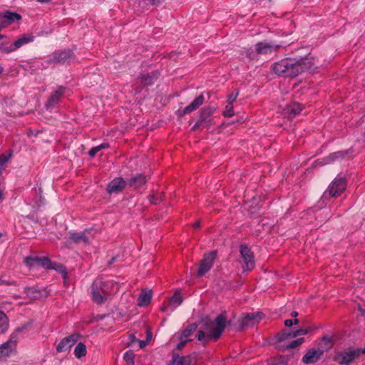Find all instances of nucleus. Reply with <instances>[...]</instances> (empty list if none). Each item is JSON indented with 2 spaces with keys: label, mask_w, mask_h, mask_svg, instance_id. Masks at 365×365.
Here are the masks:
<instances>
[{
  "label": "nucleus",
  "mask_w": 365,
  "mask_h": 365,
  "mask_svg": "<svg viewBox=\"0 0 365 365\" xmlns=\"http://www.w3.org/2000/svg\"><path fill=\"white\" fill-rule=\"evenodd\" d=\"M314 66L313 56L308 55L299 59L286 58L274 63L272 71L279 76L295 78Z\"/></svg>",
  "instance_id": "f257e3e1"
},
{
  "label": "nucleus",
  "mask_w": 365,
  "mask_h": 365,
  "mask_svg": "<svg viewBox=\"0 0 365 365\" xmlns=\"http://www.w3.org/2000/svg\"><path fill=\"white\" fill-rule=\"evenodd\" d=\"M227 324V317L225 314L222 313L217 316L213 321H208L205 322V328L207 331V334L202 330H199L197 333V338L199 341H202L205 338V343L209 341V339L214 340L218 339L225 330Z\"/></svg>",
  "instance_id": "f03ea898"
},
{
  "label": "nucleus",
  "mask_w": 365,
  "mask_h": 365,
  "mask_svg": "<svg viewBox=\"0 0 365 365\" xmlns=\"http://www.w3.org/2000/svg\"><path fill=\"white\" fill-rule=\"evenodd\" d=\"M361 354H365V347L354 348L349 346L342 351L336 352L333 360L341 365H349L355 359L359 358Z\"/></svg>",
  "instance_id": "7ed1b4c3"
},
{
  "label": "nucleus",
  "mask_w": 365,
  "mask_h": 365,
  "mask_svg": "<svg viewBox=\"0 0 365 365\" xmlns=\"http://www.w3.org/2000/svg\"><path fill=\"white\" fill-rule=\"evenodd\" d=\"M93 300L97 304H102L108 296V286L107 282L95 280L91 287Z\"/></svg>",
  "instance_id": "20e7f679"
},
{
  "label": "nucleus",
  "mask_w": 365,
  "mask_h": 365,
  "mask_svg": "<svg viewBox=\"0 0 365 365\" xmlns=\"http://www.w3.org/2000/svg\"><path fill=\"white\" fill-rule=\"evenodd\" d=\"M75 60L73 51L69 48L55 51L49 56L48 63H70Z\"/></svg>",
  "instance_id": "39448f33"
},
{
  "label": "nucleus",
  "mask_w": 365,
  "mask_h": 365,
  "mask_svg": "<svg viewBox=\"0 0 365 365\" xmlns=\"http://www.w3.org/2000/svg\"><path fill=\"white\" fill-rule=\"evenodd\" d=\"M240 257L243 264L242 266L243 271L250 272L255 267L254 253L251 249L246 245L240 246Z\"/></svg>",
  "instance_id": "423d86ee"
},
{
  "label": "nucleus",
  "mask_w": 365,
  "mask_h": 365,
  "mask_svg": "<svg viewBox=\"0 0 365 365\" xmlns=\"http://www.w3.org/2000/svg\"><path fill=\"white\" fill-rule=\"evenodd\" d=\"M66 88L59 86L55 91L51 93L48 100L45 103L44 108L47 110H52L56 108L66 93Z\"/></svg>",
  "instance_id": "0eeeda50"
},
{
  "label": "nucleus",
  "mask_w": 365,
  "mask_h": 365,
  "mask_svg": "<svg viewBox=\"0 0 365 365\" xmlns=\"http://www.w3.org/2000/svg\"><path fill=\"white\" fill-rule=\"evenodd\" d=\"M34 40V36L33 35H23L19 38L16 40L12 44L9 46H6V43H1L0 44V51H2L5 53H9L13 51H15L18 48H21L25 44H27L30 42H32Z\"/></svg>",
  "instance_id": "6e6552de"
},
{
  "label": "nucleus",
  "mask_w": 365,
  "mask_h": 365,
  "mask_svg": "<svg viewBox=\"0 0 365 365\" xmlns=\"http://www.w3.org/2000/svg\"><path fill=\"white\" fill-rule=\"evenodd\" d=\"M217 257V251L213 250L204 255L197 272V277H200L205 275L213 266Z\"/></svg>",
  "instance_id": "1a4fd4ad"
},
{
  "label": "nucleus",
  "mask_w": 365,
  "mask_h": 365,
  "mask_svg": "<svg viewBox=\"0 0 365 365\" xmlns=\"http://www.w3.org/2000/svg\"><path fill=\"white\" fill-rule=\"evenodd\" d=\"M347 182L344 177H336L329 185L327 192L333 197L341 195L346 190Z\"/></svg>",
  "instance_id": "9d476101"
},
{
  "label": "nucleus",
  "mask_w": 365,
  "mask_h": 365,
  "mask_svg": "<svg viewBox=\"0 0 365 365\" xmlns=\"http://www.w3.org/2000/svg\"><path fill=\"white\" fill-rule=\"evenodd\" d=\"M353 153L352 148L344 150H339L330 153L327 157L319 160V164L321 165L331 164L335 162H341L345 160L347 156Z\"/></svg>",
  "instance_id": "9b49d317"
},
{
  "label": "nucleus",
  "mask_w": 365,
  "mask_h": 365,
  "mask_svg": "<svg viewBox=\"0 0 365 365\" xmlns=\"http://www.w3.org/2000/svg\"><path fill=\"white\" fill-rule=\"evenodd\" d=\"M264 317L261 312H252L243 314L239 319V324L241 329L252 327L255 323L259 322Z\"/></svg>",
  "instance_id": "f8f14e48"
},
{
  "label": "nucleus",
  "mask_w": 365,
  "mask_h": 365,
  "mask_svg": "<svg viewBox=\"0 0 365 365\" xmlns=\"http://www.w3.org/2000/svg\"><path fill=\"white\" fill-rule=\"evenodd\" d=\"M216 110L215 106H206L201 109L198 115V120L206 128H209L213 122V114Z\"/></svg>",
  "instance_id": "ddd939ff"
},
{
  "label": "nucleus",
  "mask_w": 365,
  "mask_h": 365,
  "mask_svg": "<svg viewBox=\"0 0 365 365\" xmlns=\"http://www.w3.org/2000/svg\"><path fill=\"white\" fill-rule=\"evenodd\" d=\"M159 76L160 73L158 71H153L148 73L142 72L139 74L138 81L142 88H145L153 86L159 78Z\"/></svg>",
  "instance_id": "4468645a"
},
{
  "label": "nucleus",
  "mask_w": 365,
  "mask_h": 365,
  "mask_svg": "<svg viewBox=\"0 0 365 365\" xmlns=\"http://www.w3.org/2000/svg\"><path fill=\"white\" fill-rule=\"evenodd\" d=\"M79 337L80 334L78 333H74L66 337H64L56 346V351L59 353L66 351L77 342Z\"/></svg>",
  "instance_id": "2eb2a0df"
},
{
  "label": "nucleus",
  "mask_w": 365,
  "mask_h": 365,
  "mask_svg": "<svg viewBox=\"0 0 365 365\" xmlns=\"http://www.w3.org/2000/svg\"><path fill=\"white\" fill-rule=\"evenodd\" d=\"M21 19V16L16 12L6 11L0 14V29H4Z\"/></svg>",
  "instance_id": "dca6fc26"
},
{
  "label": "nucleus",
  "mask_w": 365,
  "mask_h": 365,
  "mask_svg": "<svg viewBox=\"0 0 365 365\" xmlns=\"http://www.w3.org/2000/svg\"><path fill=\"white\" fill-rule=\"evenodd\" d=\"M324 353V349L318 348V349H310L302 357V362L304 364H314L321 359Z\"/></svg>",
  "instance_id": "f3484780"
},
{
  "label": "nucleus",
  "mask_w": 365,
  "mask_h": 365,
  "mask_svg": "<svg viewBox=\"0 0 365 365\" xmlns=\"http://www.w3.org/2000/svg\"><path fill=\"white\" fill-rule=\"evenodd\" d=\"M125 185L126 182L122 178H115L108 184L106 190L109 194H118L123 190Z\"/></svg>",
  "instance_id": "a211bd4d"
},
{
  "label": "nucleus",
  "mask_w": 365,
  "mask_h": 365,
  "mask_svg": "<svg viewBox=\"0 0 365 365\" xmlns=\"http://www.w3.org/2000/svg\"><path fill=\"white\" fill-rule=\"evenodd\" d=\"M182 302V297L179 291L175 292V294L170 299L167 304H163L161 307L163 312H173L176 307L180 306Z\"/></svg>",
  "instance_id": "6ab92c4d"
},
{
  "label": "nucleus",
  "mask_w": 365,
  "mask_h": 365,
  "mask_svg": "<svg viewBox=\"0 0 365 365\" xmlns=\"http://www.w3.org/2000/svg\"><path fill=\"white\" fill-rule=\"evenodd\" d=\"M279 47L272 42H259L255 45V50L257 54H267L272 53L273 51L277 50Z\"/></svg>",
  "instance_id": "aec40b11"
},
{
  "label": "nucleus",
  "mask_w": 365,
  "mask_h": 365,
  "mask_svg": "<svg viewBox=\"0 0 365 365\" xmlns=\"http://www.w3.org/2000/svg\"><path fill=\"white\" fill-rule=\"evenodd\" d=\"M205 101L203 93H201L195 98L188 106L183 108L182 110V115L190 114V113L196 110L201 106Z\"/></svg>",
  "instance_id": "412c9836"
},
{
  "label": "nucleus",
  "mask_w": 365,
  "mask_h": 365,
  "mask_svg": "<svg viewBox=\"0 0 365 365\" xmlns=\"http://www.w3.org/2000/svg\"><path fill=\"white\" fill-rule=\"evenodd\" d=\"M304 106L297 102L288 104L284 108V113L289 118H294L303 110Z\"/></svg>",
  "instance_id": "4be33fe9"
},
{
  "label": "nucleus",
  "mask_w": 365,
  "mask_h": 365,
  "mask_svg": "<svg viewBox=\"0 0 365 365\" xmlns=\"http://www.w3.org/2000/svg\"><path fill=\"white\" fill-rule=\"evenodd\" d=\"M15 341H8L0 346V361L9 356L15 350Z\"/></svg>",
  "instance_id": "5701e85b"
},
{
  "label": "nucleus",
  "mask_w": 365,
  "mask_h": 365,
  "mask_svg": "<svg viewBox=\"0 0 365 365\" xmlns=\"http://www.w3.org/2000/svg\"><path fill=\"white\" fill-rule=\"evenodd\" d=\"M146 177L143 174H138L134 177L130 178L128 180V185L134 188L138 189L142 187L146 183Z\"/></svg>",
  "instance_id": "b1692460"
},
{
  "label": "nucleus",
  "mask_w": 365,
  "mask_h": 365,
  "mask_svg": "<svg viewBox=\"0 0 365 365\" xmlns=\"http://www.w3.org/2000/svg\"><path fill=\"white\" fill-rule=\"evenodd\" d=\"M69 240L76 244L83 242L87 245L89 243V238L86 235V232H70Z\"/></svg>",
  "instance_id": "393cba45"
},
{
  "label": "nucleus",
  "mask_w": 365,
  "mask_h": 365,
  "mask_svg": "<svg viewBox=\"0 0 365 365\" xmlns=\"http://www.w3.org/2000/svg\"><path fill=\"white\" fill-rule=\"evenodd\" d=\"M192 359L190 356H180L178 354H173L169 365H191Z\"/></svg>",
  "instance_id": "a878e982"
},
{
  "label": "nucleus",
  "mask_w": 365,
  "mask_h": 365,
  "mask_svg": "<svg viewBox=\"0 0 365 365\" xmlns=\"http://www.w3.org/2000/svg\"><path fill=\"white\" fill-rule=\"evenodd\" d=\"M151 298V290H149L148 292H142L138 298V304L140 307L147 306L150 302Z\"/></svg>",
  "instance_id": "bb28decb"
},
{
  "label": "nucleus",
  "mask_w": 365,
  "mask_h": 365,
  "mask_svg": "<svg viewBox=\"0 0 365 365\" xmlns=\"http://www.w3.org/2000/svg\"><path fill=\"white\" fill-rule=\"evenodd\" d=\"M50 269L56 270V272L60 273L64 282H66V280L68 278V274L66 266L61 263L53 262Z\"/></svg>",
  "instance_id": "cd10ccee"
},
{
  "label": "nucleus",
  "mask_w": 365,
  "mask_h": 365,
  "mask_svg": "<svg viewBox=\"0 0 365 365\" xmlns=\"http://www.w3.org/2000/svg\"><path fill=\"white\" fill-rule=\"evenodd\" d=\"M196 329L197 325L195 324H189L185 329L182 331L181 334L178 337V339H182V338L188 339L187 338L194 333Z\"/></svg>",
  "instance_id": "c85d7f7f"
},
{
  "label": "nucleus",
  "mask_w": 365,
  "mask_h": 365,
  "mask_svg": "<svg viewBox=\"0 0 365 365\" xmlns=\"http://www.w3.org/2000/svg\"><path fill=\"white\" fill-rule=\"evenodd\" d=\"M9 325V322L6 314L0 310V334L4 333L7 331Z\"/></svg>",
  "instance_id": "c756f323"
},
{
  "label": "nucleus",
  "mask_w": 365,
  "mask_h": 365,
  "mask_svg": "<svg viewBox=\"0 0 365 365\" xmlns=\"http://www.w3.org/2000/svg\"><path fill=\"white\" fill-rule=\"evenodd\" d=\"M86 346L82 342L78 343L74 349V355L77 359H81V357L86 356Z\"/></svg>",
  "instance_id": "7c9ffc66"
},
{
  "label": "nucleus",
  "mask_w": 365,
  "mask_h": 365,
  "mask_svg": "<svg viewBox=\"0 0 365 365\" xmlns=\"http://www.w3.org/2000/svg\"><path fill=\"white\" fill-rule=\"evenodd\" d=\"M292 335V331H287L284 329V330L282 331L281 332L277 333L275 335L274 339L277 342H282L288 339L293 338Z\"/></svg>",
  "instance_id": "2f4dec72"
},
{
  "label": "nucleus",
  "mask_w": 365,
  "mask_h": 365,
  "mask_svg": "<svg viewBox=\"0 0 365 365\" xmlns=\"http://www.w3.org/2000/svg\"><path fill=\"white\" fill-rule=\"evenodd\" d=\"M30 324H31L30 323H26V324H24L21 327H17L15 329L14 332L12 333V334L11 335L10 339L9 341L14 340L15 341V346H16V344H17L18 341L19 340L18 334L26 330Z\"/></svg>",
  "instance_id": "473e14b6"
},
{
  "label": "nucleus",
  "mask_w": 365,
  "mask_h": 365,
  "mask_svg": "<svg viewBox=\"0 0 365 365\" xmlns=\"http://www.w3.org/2000/svg\"><path fill=\"white\" fill-rule=\"evenodd\" d=\"M333 345L332 339L331 337L324 336L322 338V341L319 346L321 349H324V351L331 348Z\"/></svg>",
  "instance_id": "72a5a7b5"
},
{
  "label": "nucleus",
  "mask_w": 365,
  "mask_h": 365,
  "mask_svg": "<svg viewBox=\"0 0 365 365\" xmlns=\"http://www.w3.org/2000/svg\"><path fill=\"white\" fill-rule=\"evenodd\" d=\"M52 262L47 257H37V265H39L45 269H50L52 265Z\"/></svg>",
  "instance_id": "f704fd0d"
},
{
  "label": "nucleus",
  "mask_w": 365,
  "mask_h": 365,
  "mask_svg": "<svg viewBox=\"0 0 365 365\" xmlns=\"http://www.w3.org/2000/svg\"><path fill=\"white\" fill-rule=\"evenodd\" d=\"M304 341V339L303 337L298 338L295 340L292 341L289 344H287L286 346H282V349H294L300 346L303 342Z\"/></svg>",
  "instance_id": "c9c22d12"
},
{
  "label": "nucleus",
  "mask_w": 365,
  "mask_h": 365,
  "mask_svg": "<svg viewBox=\"0 0 365 365\" xmlns=\"http://www.w3.org/2000/svg\"><path fill=\"white\" fill-rule=\"evenodd\" d=\"M126 365H134L135 354L132 350H128L123 356Z\"/></svg>",
  "instance_id": "e433bc0d"
},
{
  "label": "nucleus",
  "mask_w": 365,
  "mask_h": 365,
  "mask_svg": "<svg viewBox=\"0 0 365 365\" xmlns=\"http://www.w3.org/2000/svg\"><path fill=\"white\" fill-rule=\"evenodd\" d=\"M312 330H313V328H312L311 327H308L306 328H301L294 331H292V336L293 338H295L299 336L306 335L307 334H308L309 331H311Z\"/></svg>",
  "instance_id": "4c0bfd02"
},
{
  "label": "nucleus",
  "mask_w": 365,
  "mask_h": 365,
  "mask_svg": "<svg viewBox=\"0 0 365 365\" xmlns=\"http://www.w3.org/2000/svg\"><path fill=\"white\" fill-rule=\"evenodd\" d=\"M163 193L153 194L148 196L150 202L154 205L159 204L163 199Z\"/></svg>",
  "instance_id": "58836bf2"
},
{
  "label": "nucleus",
  "mask_w": 365,
  "mask_h": 365,
  "mask_svg": "<svg viewBox=\"0 0 365 365\" xmlns=\"http://www.w3.org/2000/svg\"><path fill=\"white\" fill-rule=\"evenodd\" d=\"M223 116L226 118H231L235 115L233 105L230 103H227L225 110L222 113Z\"/></svg>",
  "instance_id": "ea45409f"
},
{
  "label": "nucleus",
  "mask_w": 365,
  "mask_h": 365,
  "mask_svg": "<svg viewBox=\"0 0 365 365\" xmlns=\"http://www.w3.org/2000/svg\"><path fill=\"white\" fill-rule=\"evenodd\" d=\"M24 264L29 268L34 267L37 264V257H26L24 260Z\"/></svg>",
  "instance_id": "a19ab883"
},
{
  "label": "nucleus",
  "mask_w": 365,
  "mask_h": 365,
  "mask_svg": "<svg viewBox=\"0 0 365 365\" xmlns=\"http://www.w3.org/2000/svg\"><path fill=\"white\" fill-rule=\"evenodd\" d=\"M289 361V356L287 355H280L277 359V364L278 365H288Z\"/></svg>",
  "instance_id": "79ce46f5"
},
{
  "label": "nucleus",
  "mask_w": 365,
  "mask_h": 365,
  "mask_svg": "<svg viewBox=\"0 0 365 365\" xmlns=\"http://www.w3.org/2000/svg\"><path fill=\"white\" fill-rule=\"evenodd\" d=\"M256 53H257L256 51L255 52V51L251 48H250L245 51L246 57L250 60H253L255 58Z\"/></svg>",
  "instance_id": "37998d69"
},
{
  "label": "nucleus",
  "mask_w": 365,
  "mask_h": 365,
  "mask_svg": "<svg viewBox=\"0 0 365 365\" xmlns=\"http://www.w3.org/2000/svg\"><path fill=\"white\" fill-rule=\"evenodd\" d=\"M238 95H239L238 91L232 92L227 97V103H230L231 104H232L233 102L235 101V100L237 99Z\"/></svg>",
  "instance_id": "c03bdc74"
},
{
  "label": "nucleus",
  "mask_w": 365,
  "mask_h": 365,
  "mask_svg": "<svg viewBox=\"0 0 365 365\" xmlns=\"http://www.w3.org/2000/svg\"><path fill=\"white\" fill-rule=\"evenodd\" d=\"M11 155L9 156H6L4 154L2 155H0V171L2 172V170H3V165L9 160V158H10Z\"/></svg>",
  "instance_id": "a18cd8bd"
},
{
  "label": "nucleus",
  "mask_w": 365,
  "mask_h": 365,
  "mask_svg": "<svg viewBox=\"0 0 365 365\" xmlns=\"http://www.w3.org/2000/svg\"><path fill=\"white\" fill-rule=\"evenodd\" d=\"M179 340H180V342L176 346V348L178 350H180L181 349H182L185 346V345L186 344V343L187 341H190V339H185L184 338H182V339H179Z\"/></svg>",
  "instance_id": "49530a36"
},
{
  "label": "nucleus",
  "mask_w": 365,
  "mask_h": 365,
  "mask_svg": "<svg viewBox=\"0 0 365 365\" xmlns=\"http://www.w3.org/2000/svg\"><path fill=\"white\" fill-rule=\"evenodd\" d=\"M199 128H206V127L204 126L203 124L199 120H197V121L192 126V130H196Z\"/></svg>",
  "instance_id": "de8ad7c7"
},
{
  "label": "nucleus",
  "mask_w": 365,
  "mask_h": 365,
  "mask_svg": "<svg viewBox=\"0 0 365 365\" xmlns=\"http://www.w3.org/2000/svg\"><path fill=\"white\" fill-rule=\"evenodd\" d=\"M100 150H98V146L92 148L89 152L88 155L90 157L93 158Z\"/></svg>",
  "instance_id": "09e8293b"
},
{
  "label": "nucleus",
  "mask_w": 365,
  "mask_h": 365,
  "mask_svg": "<svg viewBox=\"0 0 365 365\" xmlns=\"http://www.w3.org/2000/svg\"><path fill=\"white\" fill-rule=\"evenodd\" d=\"M109 143H101V145H98V150H101L103 149H106V148H109Z\"/></svg>",
  "instance_id": "8fccbe9b"
},
{
  "label": "nucleus",
  "mask_w": 365,
  "mask_h": 365,
  "mask_svg": "<svg viewBox=\"0 0 365 365\" xmlns=\"http://www.w3.org/2000/svg\"><path fill=\"white\" fill-rule=\"evenodd\" d=\"M140 348H144L147 344H148V339L147 340H138Z\"/></svg>",
  "instance_id": "3c124183"
},
{
  "label": "nucleus",
  "mask_w": 365,
  "mask_h": 365,
  "mask_svg": "<svg viewBox=\"0 0 365 365\" xmlns=\"http://www.w3.org/2000/svg\"><path fill=\"white\" fill-rule=\"evenodd\" d=\"M163 0H150V4L153 6H158L160 5Z\"/></svg>",
  "instance_id": "603ef678"
},
{
  "label": "nucleus",
  "mask_w": 365,
  "mask_h": 365,
  "mask_svg": "<svg viewBox=\"0 0 365 365\" xmlns=\"http://www.w3.org/2000/svg\"><path fill=\"white\" fill-rule=\"evenodd\" d=\"M284 324L286 327H290L292 326V319H286Z\"/></svg>",
  "instance_id": "864d4df0"
},
{
  "label": "nucleus",
  "mask_w": 365,
  "mask_h": 365,
  "mask_svg": "<svg viewBox=\"0 0 365 365\" xmlns=\"http://www.w3.org/2000/svg\"><path fill=\"white\" fill-rule=\"evenodd\" d=\"M25 292L27 294V295H29L30 293L34 292V289L30 287L26 288Z\"/></svg>",
  "instance_id": "5fc2aeb1"
},
{
  "label": "nucleus",
  "mask_w": 365,
  "mask_h": 365,
  "mask_svg": "<svg viewBox=\"0 0 365 365\" xmlns=\"http://www.w3.org/2000/svg\"><path fill=\"white\" fill-rule=\"evenodd\" d=\"M297 316H298V312H296V311L292 312V313H291V317H292L296 318Z\"/></svg>",
  "instance_id": "6e6d98bb"
},
{
  "label": "nucleus",
  "mask_w": 365,
  "mask_h": 365,
  "mask_svg": "<svg viewBox=\"0 0 365 365\" xmlns=\"http://www.w3.org/2000/svg\"><path fill=\"white\" fill-rule=\"evenodd\" d=\"M193 226H194V227H195V228H198V227L200 226V222H199V221L195 222L194 223V225H193Z\"/></svg>",
  "instance_id": "4d7b16f0"
},
{
  "label": "nucleus",
  "mask_w": 365,
  "mask_h": 365,
  "mask_svg": "<svg viewBox=\"0 0 365 365\" xmlns=\"http://www.w3.org/2000/svg\"><path fill=\"white\" fill-rule=\"evenodd\" d=\"M299 319H296V318H295L294 319H293V320H292V325H294V324H295V325H296V324H299Z\"/></svg>",
  "instance_id": "13d9d810"
},
{
  "label": "nucleus",
  "mask_w": 365,
  "mask_h": 365,
  "mask_svg": "<svg viewBox=\"0 0 365 365\" xmlns=\"http://www.w3.org/2000/svg\"><path fill=\"white\" fill-rule=\"evenodd\" d=\"M361 315L364 316L365 315V310L364 309H361Z\"/></svg>",
  "instance_id": "bf43d9fd"
},
{
  "label": "nucleus",
  "mask_w": 365,
  "mask_h": 365,
  "mask_svg": "<svg viewBox=\"0 0 365 365\" xmlns=\"http://www.w3.org/2000/svg\"><path fill=\"white\" fill-rule=\"evenodd\" d=\"M115 259V257H113V258L111 259V260L109 262V264H112V263H113V262H114Z\"/></svg>",
  "instance_id": "052dcab7"
},
{
  "label": "nucleus",
  "mask_w": 365,
  "mask_h": 365,
  "mask_svg": "<svg viewBox=\"0 0 365 365\" xmlns=\"http://www.w3.org/2000/svg\"><path fill=\"white\" fill-rule=\"evenodd\" d=\"M2 72H3V68L0 66V75L1 74Z\"/></svg>",
  "instance_id": "680f3d73"
},
{
  "label": "nucleus",
  "mask_w": 365,
  "mask_h": 365,
  "mask_svg": "<svg viewBox=\"0 0 365 365\" xmlns=\"http://www.w3.org/2000/svg\"><path fill=\"white\" fill-rule=\"evenodd\" d=\"M1 197V192H0V198Z\"/></svg>",
  "instance_id": "e2e57ef3"
},
{
  "label": "nucleus",
  "mask_w": 365,
  "mask_h": 365,
  "mask_svg": "<svg viewBox=\"0 0 365 365\" xmlns=\"http://www.w3.org/2000/svg\"><path fill=\"white\" fill-rule=\"evenodd\" d=\"M0 237H1V234L0 233Z\"/></svg>",
  "instance_id": "0e129e2a"
}]
</instances>
